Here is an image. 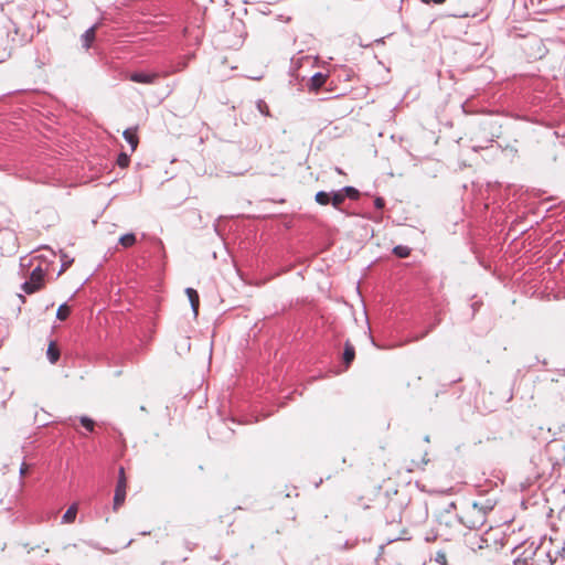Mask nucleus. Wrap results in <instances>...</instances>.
Wrapping results in <instances>:
<instances>
[{
  "label": "nucleus",
  "mask_w": 565,
  "mask_h": 565,
  "mask_svg": "<svg viewBox=\"0 0 565 565\" xmlns=\"http://www.w3.org/2000/svg\"><path fill=\"white\" fill-rule=\"evenodd\" d=\"M186 67V61L182 60L175 65L159 72H135L129 75V79L140 84H154L160 77H168L177 72H181Z\"/></svg>",
  "instance_id": "obj_1"
},
{
  "label": "nucleus",
  "mask_w": 565,
  "mask_h": 565,
  "mask_svg": "<svg viewBox=\"0 0 565 565\" xmlns=\"http://www.w3.org/2000/svg\"><path fill=\"white\" fill-rule=\"evenodd\" d=\"M44 277L45 271L40 266L35 267L30 274V279L21 285V289L28 295L41 290L44 286Z\"/></svg>",
  "instance_id": "obj_2"
},
{
  "label": "nucleus",
  "mask_w": 565,
  "mask_h": 565,
  "mask_svg": "<svg viewBox=\"0 0 565 565\" xmlns=\"http://www.w3.org/2000/svg\"><path fill=\"white\" fill-rule=\"evenodd\" d=\"M126 488H127V481L125 477V470L122 467L119 468V476L115 489V495H114V510H118L119 507H121L126 499Z\"/></svg>",
  "instance_id": "obj_3"
},
{
  "label": "nucleus",
  "mask_w": 565,
  "mask_h": 565,
  "mask_svg": "<svg viewBox=\"0 0 565 565\" xmlns=\"http://www.w3.org/2000/svg\"><path fill=\"white\" fill-rule=\"evenodd\" d=\"M467 516L471 518V520H468L466 523L469 529H478L486 522L484 512L481 508L478 507L477 503L472 504L470 510L467 512Z\"/></svg>",
  "instance_id": "obj_4"
},
{
  "label": "nucleus",
  "mask_w": 565,
  "mask_h": 565,
  "mask_svg": "<svg viewBox=\"0 0 565 565\" xmlns=\"http://www.w3.org/2000/svg\"><path fill=\"white\" fill-rule=\"evenodd\" d=\"M326 81L327 75L321 72H318L311 76L309 82V88L311 90H318L320 87L324 85Z\"/></svg>",
  "instance_id": "obj_5"
},
{
  "label": "nucleus",
  "mask_w": 565,
  "mask_h": 565,
  "mask_svg": "<svg viewBox=\"0 0 565 565\" xmlns=\"http://www.w3.org/2000/svg\"><path fill=\"white\" fill-rule=\"evenodd\" d=\"M185 294H186V296L189 298V301L191 303V308H192L194 315L196 316L198 311H199V305H200L199 294L193 288H186L185 289Z\"/></svg>",
  "instance_id": "obj_6"
},
{
  "label": "nucleus",
  "mask_w": 565,
  "mask_h": 565,
  "mask_svg": "<svg viewBox=\"0 0 565 565\" xmlns=\"http://www.w3.org/2000/svg\"><path fill=\"white\" fill-rule=\"evenodd\" d=\"M122 137L130 145L131 152H134L137 149V146H138V137L136 135V130L135 129H130V128L126 129L122 132Z\"/></svg>",
  "instance_id": "obj_7"
},
{
  "label": "nucleus",
  "mask_w": 565,
  "mask_h": 565,
  "mask_svg": "<svg viewBox=\"0 0 565 565\" xmlns=\"http://www.w3.org/2000/svg\"><path fill=\"white\" fill-rule=\"evenodd\" d=\"M95 30H96V26L93 25L84 32V34L82 35L83 47H85V49L90 47L93 41L95 40Z\"/></svg>",
  "instance_id": "obj_8"
},
{
  "label": "nucleus",
  "mask_w": 565,
  "mask_h": 565,
  "mask_svg": "<svg viewBox=\"0 0 565 565\" xmlns=\"http://www.w3.org/2000/svg\"><path fill=\"white\" fill-rule=\"evenodd\" d=\"M137 242L136 235L134 233H126L119 237V244L125 247H131Z\"/></svg>",
  "instance_id": "obj_9"
},
{
  "label": "nucleus",
  "mask_w": 565,
  "mask_h": 565,
  "mask_svg": "<svg viewBox=\"0 0 565 565\" xmlns=\"http://www.w3.org/2000/svg\"><path fill=\"white\" fill-rule=\"evenodd\" d=\"M77 514V505L74 503L72 504L63 514L62 522L63 523H72L74 522Z\"/></svg>",
  "instance_id": "obj_10"
},
{
  "label": "nucleus",
  "mask_w": 565,
  "mask_h": 565,
  "mask_svg": "<svg viewBox=\"0 0 565 565\" xmlns=\"http://www.w3.org/2000/svg\"><path fill=\"white\" fill-rule=\"evenodd\" d=\"M344 196L340 190L330 193V203L334 209H340V205L344 202Z\"/></svg>",
  "instance_id": "obj_11"
},
{
  "label": "nucleus",
  "mask_w": 565,
  "mask_h": 565,
  "mask_svg": "<svg viewBox=\"0 0 565 565\" xmlns=\"http://www.w3.org/2000/svg\"><path fill=\"white\" fill-rule=\"evenodd\" d=\"M46 355H47V359L51 363H56L58 358H60V350L55 345L54 342H51L49 348H47V351H46Z\"/></svg>",
  "instance_id": "obj_12"
},
{
  "label": "nucleus",
  "mask_w": 565,
  "mask_h": 565,
  "mask_svg": "<svg viewBox=\"0 0 565 565\" xmlns=\"http://www.w3.org/2000/svg\"><path fill=\"white\" fill-rule=\"evenodd\" d=\"M355 356V351L352 344L349 342L345 343L344 352H343V361L347 365H349Z\"/></svg>",
  "instance_id": "obj_13"
},
{
  "label": "nucleus",
  "mask_w": 565,
  "mask_h": 565,
  "mask_svg": "<svg viewBox=\"0 0 565 565\" xmlns=\"http://www.w3.org/2000/svg\"><path fill=\"white\" fill-rule=\"evenodd\" d=\"M340 191L342 192L344 199L349 198L351 200H358L360 196L359 190L353 186L348 185V186L340 189Z\"/></svg>",
  "instance_id": "obj_14"
},
{
  "label": "nucleus",
  "mask_w": 565,
  "mask_h": 565,
  "mask_svg": "<svg viewBox=\"0 0 565 565\" xmlns=\"http://www.w3.org/2000/svg\"><path fill=\"white\" fill-rule=\"evenodd\" d=\"M315 200L320 205H327L330 203V193L326 191H319L316 193Z\"/></svg>",
  "instance_id": "obj_15"
},
{
  "label": "nucleus",
  "mask_w": 565,
  "mask_h": 565,
  "mask_svg": "<svg viewBox=\"0 0 565 565\" xmlns=\"http://www.w3.org/2000/svg\"><path fill=\"white\" fill-rule=\"evenodd\" d=\"M393 253L401 258H405L409 256L411 248L405 245H397L393 248Z\"/></svg>",
  "instance_id": "obj_16"
},
{
  "label": "nucleus",
  "mask_w": 565,
  "mask_h": 565,
  "mask_svg": "<svg viewBox=\"0 0 565 565\" xmlns=\"http://www.w3.org/2000/svg\"><path fill=\"white\" fill-rule=\"evenodd\" d=\"M71 313V308L66 303H62L56 311V318L58 320H65Z\"/></svg>",
  "instance_id": "obj_17"
},
{
  "label": "nucleus",
  "mask_w": 565,
  "mask_h": 565,
  "mask_svg": "<svg viewBox=\"0 0 565 565\" xmlns=\"http://www.w3.org/2000/svg\"><path fill=\"white\" fill-rule=\"evenodd\" d=\"M79 422L82 424V426L88 430V431H93L94 430V427H95V423L92 418L87 417V416H81L79 417Z\"/></svg>",
  "instance_id": "obj_18"
},
{
  "label": "nucleus",
  "mask_w": 565,
  "mask_h": 565,
  "mask_svg": "<svg viewBox=\"0 0 565 565\" xmlns=\"http://www.w3.org/2000/svg\"><path fill=\"white\" fill-rule=\"evenodd\" d=\"M256 107H257L258 111L260 114H263L264 116H270L269 107L263 99L257 100Z\"/></svg>",
  "instance_id": "obj_19"
},
{
  "label": "nucleus",
  "mask_w": 565,
  "mask_h": 565,
  "mask_svg": "<svg viewBox=\"0 0 565 565\" xmlns=\"http://www.w3.org/2000/svg\"><path fill=\"white\" fill-rule=\"evenodd\" d=\"M129 162H130V158H129V156L127 153H125V152L119 153V156L117 158V164L120 168L128 167Z\"/></svg>",
  "instance_id": "obj_20"
},
{
  "label": "nucleus",
  "mask_w": 565,
  "mask_h": 565,
  "mask_svg": "<svg viewBox=\"0 0 565 565\" xmlns=\"http://www.w3.org/2000/svg\"><path fill=\"white\" fill-rule=\"evenodd\" d=\"M374 205H375V207L377 210H382L384 207V205H385V202H384V200L382 198H376L374 200Z\"/></svg>",
  "instance_id": "obj_21"
},
{
  "label": "nucleus",
  "mask_w": 565,
  "mask_h": 565,
  "mask_svg": "<svg viewBox=\"0 0 565 565\" xmlns=\"http://www.w3.org/2000/svg\"><path fill=\"white\" fill-rule=\"evenodd\" d=\"M72 263H73V259L63 260L62 268H61L60 273L66 270L71 266Z\"/></svg>",
  "instance_id": "obj_22"
},
{
  "label": "nucleus",
  "mask_w": 565,
  "mask_h": 565,
  "mask_svg": "<svg viewBox=\"0 0 565 565\" xmlns=\"http://www.w3.org/2000/svg\"><path fill=\"white\" fill-rule=\"evenodd\" d=\"M420 1H422V2H424V3H427V4H428V3H430V2H434V3H436V4H441V3H444L446 0H420Z\"/></svg>",
  "instance_id": "obj_23"
},
{
  "label": "nucleus",
  "mask_w": 565,
  "mask_h": 565,
  "mask_svg": "<svg viewBox=\"0 0 565 565\" xmlns=\"http://www.w3.org/2000/svg\"><path fill=\"white\" fill-rule=\"evenodd\" d=\"M26 471H28V466H26V463L23 462L22 466L20 467V475L24 476L26 473Z\"/></svg>",
  "instance_id": "obj_24"
},
{
  "label": "nucleus",
  "mask_w": 565,
  "mask_h": 565,
  "mask_svg": "<svg viewBox=\"0 0 565 565\" xmlns=\"http://www.w3.org/2000/svg\"><path fill=\"white\" fill-rule=\"evenodd\" d=\"M428 333V331H426L424 334H422L419 338H425V335Z\"/></svg>",
  "instance_id": "obj_25"
},
{
  "label": "nucleus",
  "mask_w": 565,
  "mask_h": 565,
  "mask_svg": "<svg viewBox=\"0 0 565 565\" xmlns=\"http://www.w3.org/2000/svg\"><path fill=\"white\" fill-rule=\"evenodd\" d=\"M131 543H132V540L128 541V543L126 544V546H129Z\"/></svg>",
  "instance_id": "obj_26"
}]
</instances>
